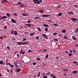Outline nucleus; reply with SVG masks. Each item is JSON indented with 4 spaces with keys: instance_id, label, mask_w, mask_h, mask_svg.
Segmentation results:
<instances>
[{
    "instance_id": "nucleus-39",
    "label": "nucleus",
    "mask_w": 78,
    "mask_h": 78,
    "mask_svg": "<svg viewBox=\"0 0 78 78\" xmlns=\"http://www.w3.org/2000/svg\"><path fill=\"white\" fill-rule=\"evenodd\" d=\"M21 44H22V43H21V42H19L18 43V44L19 45Z\"/></svg>"
},
{
    "instance_id": "nucleus-55",
    "label": "nucleus",
    "mask_w": 78,
    "mask_h": 78,
    "mask_svg": "<svg viewBox=\"0 0 78 78\" xmlns=\"http://www.w3.org/2000/svg\"><path fill=\"white\" fill-rule=\"evenodd\" d=\"M10 67H11L13 68V67H14V66H13L12 65H11V66H10Z\"/></svg>"
},
{
    "instance_id": "nucleus-14",
    "label": "nucleus",
    "mask_w": 78,
    "mask_h": 78,
    "mask_svg": "<svg viewBox=\"0 0 78 78\" xmlns=\"http://www.w3.org/2000/svg\"><path fill=\"white\" fill-rule=\"evenodd\" d=\"M23 16H28V14L23 13Z\"/></svg>"
},
{
    "instance_id": "nucleus-32",
    "label": "nucleus",
    "mask_w": 78,
    "mask_h": 78,
    "mask_svg": "<svg viewBox=\"0 0 78 78\" xmlns=\"http://www.w3.org/2000/svg\"><path fill=\"white\" fill-rule=\"evenodd\" d=\"M14 31L13 30H12V31H11V34H13V33H14Z\"/></svg>"
},
{
    "instance_id": "nucleus-40",
    "label": "nucleus",
    "mask_w": 78,
    "mask_h": 78,
    "mask_svg": "<svg viewBox=\"0 0 78 78\" xmlns=\"http://www.w3.org/2000/svg\"><path fill=\"white\" fill-rule=\"evenodd\" d=\"M57 34V33L55 32L53 34V35H54V36H56Z\"/></svg>"
},
{
    "instance_id": "nucleus-23",
    "label": "nucleus",
    "mask_w": 78,
    "mask_h": 78,
    "mask_svg": "<svg viewBox=\"0 0 78 78\" xmlns=\"http://www.w3.org/2000/svg\"><path fill=\"white\" fill-rule=\"evenodd\" d=\"M3 19H6L7 18V16H4L2 17Z\"/></svg>"
},
{
    "instance_id": "nucleus-54",
    "label": "nucleus",
    "mask_w": 78,
    "mask_h": 78,
    "mask_svg": "<svg viewBox=\"0 0 78 78\" xmlns=\"http://www.w3.org/2000/svg\"><path fill=\"white\" fill-rule=\"evenodd\" d=\"M8 64L9 66L10 67H11V64H10V63H8Z\"/></svg>"
},
{
    "instance_id": "nucleus-1",
    "label": "nucleus",
    "mask_w": 78,
    "mask_h": 78,
    "mask_svg": "<svg viewBox=\"0 0 78 78\" xmlns=\"http://www.w3.org/2000/svg\"><path fill=\"white\" fill-rule=\"evenodd\" d=\"M33 1L35 3H37V5H39L41 2L39 0H33Z\"/></svg>"
},
{
    "instance_id": "nucleus-13",
    "label": "nucleus",
    "mask_w": 78,
    "mask_h": 78,
    "mask_svg": "<svg viewBox=\"0 0 78 78\" xmlns=\"http://www.w3.org/2000/svg\"><path fill=\"white\" fill-rule=\"evenodd\" d=\"M20 71H21V69H18L16 71V72H20Z\"/></svg>"
},
{
    "instance_id": "nucleus-45",
    "label": "nucleus",
    "mask_w": 78,
    "mask_h": 78,
    "mask_svg": "<svg viewBox=\"0 0 78 78\" xmlns=\"http://www.w3.org/2000/svg\"><path fill=\"white\" fill-rule=\"evenodd\" d=\"M47 49H45L44 50V51L43 52H45V51H47Z\"/></svg>"
},
{
    "instance_id": "nucleus-2",
    "label": "nucleus",
    "mask_w": 78,
    "mask_h": 78,
    "mask_svg": "<svg viewBox=\"0 0 78 78\" xmlns=\"http://www.w3.org/2000/svg\"><path fill=\"white\" fill-rule=\"evenodd\" d=\"M42 17H49L50 15H42Z\"/></svg>"
},
{
    "instance_id": "nucleus-24",
    "label": "nucleus",
    "mask_w": 78,
    "mask_h": 78,
    "mask_svg": "<svg viewBox=\"0 0 78 78\" xmlns=\"http://www.w3.org/2000/svg\"><path fill=\"white\" fill-rule=\"evenodd\" d=\"M3 64V61H1L0 62V64Z\"/></svg>"
},
{
    "instance_id": "nucleus-63",
    "label": "nucleus",
    "mask_w": 78,
    "mask_h": 78,
    "mask_svg": "<svg viewBox=\"0 0 78 78\" xmlns=\"http://www.w3.org/2000/svg\"><path fill=\"white\" fill-rule=\"evenodd\" d=\"M3 17H1V18H0V20H2V19H3Z\"/></svg>"
},
{
    "instance_id": "nucleus-57",
    "label": "nucleus",
    "mask_w": 78,
    "mask_h": 78,
    "mask_svg": "<svg viewBox=\"0 0 78 78\" xmlns=\"http://www.w3.org/2000/svg\"><path fill=\"white\" fill-rule=\"evenodd\" d=\"M12 40L13 41H15L16 40V38H13L12 39Z\"/></svg>"
},
{
    "instance_id": "nucleus-4",
    "label": "nucleus",
    "mask_w": 78,
    "mask_h": 78,
    "mask_svg": "<svg viewBox=\"0 0 78 78\" xmlns=\"http://www.w3.org/2000/svg\"><path fill=\"white\" fill-rule=\"evenodd\" d=\"M28 44V42H22L21 45H26V44Z\"/></svg>"
},
{
    "instance_id": "nucleus-8",
    "label": "nucleus",
    "mask_w": 78,
    "mask_h": 78,
    "mask_svg": "<svg viewBox=\"0 0 78 78\" xmlns=\"http://www.w3.org/2000/svg\"><path fill=\"white\" fill-rule=\"evenodd\" d=\"M14 35L17 36V31H14Z\"/></svg>"
},
{
    "instance_id": "nucleus-33",
    "label": "nucleus",
    "mask_w": 78,
    "mask_h": 78,
    "mask_svg": "<svg viewBox=\"0 0 78 78\" xmlns=\"http://www.w3.org/2000/svg\"><path fill=\"white\" fill-rule=\"evenodd\" d=\"M53 25H54V26H56V27H58V24L56 23L55 24H54Z\"/></svg>"
},
{
    "instance_id": "nucleus-56",
    "label": "nucleus",
    "mask_w": 78,
    "mask_h": 78,
    "mask_svg": "<svg viewBox=\"0 0 78 78\" xmlns=\"http://www.w3.org/2000/svg\"><path fill=\"white\" fill-rule=\"evenodd\" d=\"M22 52H23V51L22 50H21L20 51V53H22Z\"/></svg>"
},
{
    "instance_id": "nucleus-49",
    "label": "nucleus",
    "mask_w": 78,
    "mask_h": 78,
    "mask_svg": "<svg viewBox=\"0 0 78 78\" xmlns=\"http://www.w3.org/2000/svg\"><path fill=\"white\" fill-rule=\"evenodd\" d=\"M17 4L18 5H20V4H21V2H19Z\"/></svg>"
},
{
    "instance_id": "nucleus-15",
    "label": "nucleus",
    "mask_w": 78,
    "mask_h": 78,
    "mask_svg": "<svg viewBox=\"0 0 78 78\" xmlns=\"http://www.w3.org/2000/svg\"><path fill=\"white\" fill-rule=\"evenodd\" d=\"M39 12H40V13H44V11L42 9L40 10Z\"/></svg>"
},
{
    "instance_id": "nucleus-26",
    "label": "nucleus",
    "mask_w": 78,
    "mask_h": 78,
    "mask_svg": "<svg viewBox=\"0 0 78 78\" xmlns=\"http://www.w3.org/2000/svg\"><path fill=\"white\" fill-rule=\"evenodd\" d=\"M62 31V33H66V31L64 30H63Z\"/></svg>"
},
{
    "instance_id": "nucleus-10",
    "label": "nucleus",
    "mask_w": 78,
    "mask_h": 78,
    "mask_svg": "<svg viewBox=\"0 0 78 78\" xmlns=\"http://www.w3.org/2000/svg\"><path fill=\"white\" fill-rule=\"evenodd\" d=\"M63 38L64 39H68V37H67V35H66L63 37Z\"/></svg>"
},
{
    "instance_id": "nucleus-9",
    "label": "nucleus",
    "mask_w": 78,
    "mask_h": 78,
    "mask_svg": "<svg viewBox=\"0 0 78 78\" xmlns=\"http://www.w3.org/2000/svg\"><path fill=\"white\" fill-rule=\"evenodd\" d=\"M43 25L44 26V27H49V26H48V25L47 24H43Z\"/></svg>"
},
{
    "instance_id": "nucleus-29",
    "label": "nucleus",
    "mask_w": 78,
    "mask_h": 78,
    "mask_svg": "<svg viewBox=\"0 0 78 78\" xmlns=\"http://www.w3.org/2000/svg\"><path fill=\"white\" fill-rule=\"evenodd\" d=\"M69 70L67 69H65L63 70V71H64V72H67Z\"/></svg>"
},
{
    "instance_id": "nucleus-43",
    "label": "nucleus",
    "mask_w": 78,
    "mask_h": 78,
    "mask_svg": "<svg viewBox=\"0 0 78 78\" xmlns=\"http://www.w3.org/2000/svg\"><path fill=\"white\" fill-rule=\"evenodd\" d=\"M77 6H78V5H74V7H75V8H76Z\"/></svg>"
},
{
    "instance_id": "nucleus-46",
    "label": "nucleus",
    "mask_w": 78,
    "mask_h": 78,
    "mask_svg": "<svg viewBox=\"0 0 78 78\" xmlns=\"http://www.w3.org/2000/svg\"><path fill=\"white\" fill-rule=\"evenodd\" d=\"M54 76L53 74H52L50 75V76H51V77H52V76Z\"/></svg>"
},
{
    "instance_id": "nucleus-30",
    "label": "nucleus",
    "mask_w": 78,
    "mask_h": 78,
    "mask_svg": "<svg viewBox=\"0 0 78 78\" xmlns=\"http://www.w3.org/2000/svg\"><path fill=\"white\" fill-rule=\"evenodd\" d=\"M69 56H72V55H73V54L72 53H69Z\"/></svg>"
},
{
    "instance_id": "nucleus-5",
    "label": "nucleus",
    "mask_w": 78,
    "mask_h": 78,
    "mask_svg": "<svg viewBox=\"0 0 78 78\" xmlns=\"http://www.w3.org/2000/svg\"><path fill=\"white\" fill-rule=\"evenodd\" d=\"M11 21L13 23H16V21L14 19H12L11 20Z\"/></svg>"
},
{
    "instance_id": "nucleus-51",
    "label": "nucleus",
    "mask_w": 78,
    "mask_h": 78,
    "mask_svg": "<svg viewBox=\"0 0 78 78\" xmlns=\"http://www.w3.org/2000/svg\"><path fill=\"white\" fill-rule=\"evenodd\" d=\"M32 51L31 50H29L28 51V53H30V52H31Z\"/></svg>"
},
{
    "instance_id": "nucleus-64",
    "label": "nucleus",
    "mask_w": 78,
    "mask_h": 78,
    "mask_svg": "<svg viewBox=\"0 0 78 78\" xmlns=\"http://www.w3.org/2000/svg\"><path fill=\"white\" fill-rule=\"evenodd\" d=\"M17 57H19V54H17Z\"/></svg>"
},
{
    "instance_id": "nucleus-41",
    "label": "nucleus",
    "mask_w": 78,
    "mask_h": 78,
    "mask_svg": "<svg viewBox=\"0 0 78 78\" xmlns=\"http://www.w3.org/2000/svg\"><path fill=\"white\" fill-rule=\"evenodd\" d=\"M77 62V61H74V62H73V64H76Z\"/></svg>"
},
{
    "instance_id": "nucleus-60",
    "label": "nucleus",
    "mask_w": 78,
    "mask_h": 78,
    "mask_svg": "<svg viewBox=\"0 0 78 78\" xmlns=\"http://www.w3.org/2000/svg\"><path fill=\"white\" fill-rule=\"evenodd\" d=\"M4 28L5 29H7V27L5 26V27H4Z\"/></svg>"
},
{
    "instance_id": "nucleus-38",
    "label": "nucleus",
    "mask_w": 78,
    "mask_h": 78,
    "mask_svg": "<svg viewBox=\"0 0 78 78\" xmlns=\"http://www.w3.org/2000/svg\"><path fill=\"white\" fill-rule=\"evenodd\" d=\"M39 36H37V37H36V39H37V40H38V39H39Z\"/></svg>"
},
{
    "instance_id": "nucleus-58",
    "label": "nucleus",
    "mask_w": 78,
    "mask_h": 78,
    "mask_svg": "<svg viewBox=\"0 0 78 78\" xmlns=\"http://www.w3.org/2000/svg\"><path fill=\"white\" fill-rule=\"evenodd\" d=\"M65 53H66V54H68V53H69V52H68L67 51H65Z\"/></svg>"
},
{
    "instance_id": "nucleus-61",
    "label": "nucleus",
    "mask_w": 78,
    "mask_h": 78,
    "mask_svg": "<svg viewBox=\"0 0 78 78\" xmlns=\"http://www.w3.org/2000/svg\"><path fill=\"white\" fill-rule=\"evenodd\" d=\"M37 77H39L40 76V74H38L37 75Z\"/></svg>"
},
{
    "instance_id": "nucleus-3",
    "label": "nucleus",
    "mask_w": 78,
    "mask_h": 78,
    "mask_svg": "<svg viewBox=\"0 0 78 78\" xmlns=\"http://www.w3.org/2000/svg\"><path fill=\"white\" fill-rule=\"evenodd\" d=\"M71 20H72V21H73V22H75V21H77L78 20V19L77 18H72Z\"/></svg>"
},
{
    "instance_id": "nucleus-44",
    "label": "nucleus",
    "mask_w": 78,
    "mask_h": 78,
    "mask_svg": "<svg viewBox=\"0 0 78 78\" xmlns=\"http://www.w3.org/2000/svg\"><path fill=\"white\" fill-rule=\"evenodd\" d=\"M20 6L21 7H23V6H24V5H23V4H21L20 5Z\"/></svg>"
},
{
    "instance_id": "nucleus-59",
    "label": "nucleus",
    "mask_w": 78,
    "mask_h": 78,
    "mask_svg": "<svg viewBox=\"0 0 78 78\" xmlns=\"http://www.w3.org/2000/svg\"><path fill=\"white\" fill-rule=\"evenodd\" d=\"M44 37H45V39H48V37L46 36Z\"/></svg>"
},
{
    "instance_id": "nucleus-22",
    "label": "nucleus",
    "mask_w": 78,
    "mask_h": 78,
    "mask_svg": "<svg viewBox=\"0 0 78 78\" xmlns=\"http://www.w3.org/2000/svg\"><path fill=\"white\" fill-rule=\"evenodd\" d=\"M42 36H43V37H46V35L44 34H42Z\"/></svg>"
},
{
    "instance_id": "nucleus-18",
    "label": "nucleus",
    "mask_w": 78,
    "mask_h": 78,
    "mask_svg": "<svg viewBox=\"0 0 78 78\" xmlns=\"http://www.w3.org/2000/svg\"><path fill=\"white\" fill-rule=\"evenodd\" d=\"M35 33H31L30 34V36H33V35H34V34Z\"/></svg>"
},
{
    "instance_id": "nucleus-52",
    "label": "nucleus",
    "mask_w": 78,
    "mask_h": 78,
    "mask_svg": "<svg viewBox=\"0 0 78 78\" xmlns=\"http://www.w3.org/2000/svg\"><path fill=\"white\" fill-rule=\"evenodd\" d=\"M30 22L31 21L30 20H29L27 21V23H30Z\"/></svg>"
},
{
    "instance_id": "nucleus-6",
    "label": "nucleus",
    "mask_w": 78,
    "mask_h": 78,
    "mask_svg": "<svg viewBox=\"0 0 78 78\" xmlns=\"http://www.w3.org/2000/svg\"><path fill=\"white\" fill-rule=\"evenodd\" d=\"M26 25L28 27H31V24H27Z\"/></svg>"
},
{
    "instance_id": "nucleus-34",
    "label": "nucleus",
    "mask_w": 78,
    "mask_h": 78,
    "mask_svg": "<svg viewBox=\"0 0 78 78\" xmlns=\"http://www.w3.org/2000/svg\"><path fill=\"white\" fill-rule=\"evenodd\" d=\"M27 39L25 38H23V41H26Z\"/></svg>"
},
{
    "instance_id": "nucleus-17",
    "label": "nucleus",
    "mask_w": 78,
    "mask_h": 78,
    "mask_svg": "<svg viewBox=\"0 0 78 78\" xmlns=\"http://www.w3.org/2000/svg\"><path fill=\"white\" fill-rule=\"evenodd\" d=\"M44 30H45L46 31H48V29L47 28H45L44 29Z\"/></svg>"
},
{
    "instance_id": "nucleus-27",
    "label": "nucleus",
    "mask_w": 78,
    "mask_h": 78,
    "mask_svg": "<svg viewBox=\"0 0 78 78\" xmlns=\"http://www.w3.org/2000/svg\"><path fill=\"white\" fill-rule=\"evenodd\" d=\"M72 37L74 40H76V38H75V37L74 36H73Z\"/></svg>"
},
{
    "instance_id": "nucleus-53",
    "label": "nucleus",
    "mask_w": 78,
    "mask_h": 78,
    "mask_svg": "<svg viewBox=\"0 0 78 78\" xmlns=\"http://www.w3.org/2000/svg\"><path fill=\"white\" fill-rule=\"evenodd\" d=\"M52 77L53 78H57L56 77L54 76H53Z\"/></svg>"
},
{
    "instance_id": "nucleus-35",
    "label": "nucleus",
    "mask_w": 78,
    "mask_h": 78,
    "mask_svg": "<svg viewBox=\"0 0 78 78\" xmlns=\"http://www.w3.org/2000/svg\"><path fill=\"white\" fill-rule=\"evenodd\" d=\"M32 64L33 65H36V62H33V63H32Z\"/></svg>"
},
{
    "instance_id": "nucleus-11",
    "label": "nucleus",
    "mask_w": 78,
    "mask_h": 78,
    "mask_svg": "<svg viewBox=\"0 0 78 78\" xmlns=\"http://www.w3.org/2000/svg\"><path fill=\"white\" fill-rule=\"evenodd\" d=\"M62 15V13L61 12H60L59 14H57L58 16H61Z\"/></svg>"
},
{
    "instance_id": "nucleus-16",
    "label": "nucleus",
    "mask_w": 78,
    "mask_h": 78,
    "mask_svg": "<svg viewBox=\"0 0 78 78\" xmlns=\"http://www.w3.org/2000/svg\"><path fill=\"white\" fill-rule=\"evenodd\" d=\"M68 14H73V12H68Z\"/></svg>"
},
{
    "instance_id": "nucleus-12",
    "label": "nucleus",
    "mask_w": 78,
    "mask_h": 78,
    "mask_svg": "<svg viewBox=\"0 0 78 78\" xmlns=\"http://www.w3.org/2000/svg\"><path fill=\"white\" fill-rule=\"evenodd\" d=\"M2 2H4L5 3H7L8 2V0H3L2 1Z\"/></svg>"
},
{
    "instance_id": "nucleus-50",
    "label": "nucleus",
    "mask_w": 78,
    "mask_h": 78,
    "mask_svg": "<svg viewBox=\"0 0 78 78\" xmlns=\"http://www.w3.org/2000/svg\"><path fill=\"white\" fill-rule=\"evenodd\" d=\"M41 58H37L36 59L37 60V61H38L39 60H40Z\"/></svg>"
},
{
    "instance_id": "nucleus-31",
    "label": "nucleus",
    "mask_w": 78,
    "mask_h": 78,
    "mask_svg": "<svg viewBox=\"0 0 78 78\" xmlns=\"http://www.w3.org/2000/svg\"><path fill=\"white\" fill-rule=\"evenodd\" d=\"M7 16H8V17H10V15L9 13H7L6 14Z\"/></svg>"
},
{
    "instance_id": "nucleus-28",
    "label": "nucleus",
    "mask_w": 78,
    "mask_h": 78,
    "mask_svg": "<svg viewBox=\"0 0 78 78\" xmlns=\"http://www.w3.org/2000/svg\"><path fill=\"white\" fill-rule=\"evenodd\" d=\"M48 55L47 54V55L46 56L45 58L47 59V58H48Z\"/></svg>"
},
{
    "instance_id": "nucleus-36",
    "label": "nucleus",
    "mask_w": 78,
    "mask_h": 78,
    "mask_svg": "<svg viewBox=\"0 0 78 78\" xmlns=\"http://www.w3.org/2000/svg\"><path fill=\"white\" fill-rule=\"evenodd\" d=\"M13 15L15 16H18V15L17 13H14L13 14Z\"/></svg>"
},
{
    "instance_id": "nucleus-21",
    "label": "nucleus",
    "mask_w": 78,
    "mask_h": 78,
    "mask_svg": "<svg viewBox=\"0 0 78 78\" xmlns=\"http://www.w3.org/2000/svg\"><path fill=\"white\" fill-rule=\"evenodd\" d=\"M37 30H39V31H40V32L41 31V28H40V27H38Z\"/></svg>"
},
{
    "instance_id": "nucleus-48",
    "label": "nucleus",
    "mask_w": 78,
    "mask_h": 78,
    "mask_svg": "<svg viewBox=\"0 0 78 78\" xmlns=\"http://www.w3.org/2000/svg\"><path fill=\"white\" fill-rule=\"evenodd\" d=\"M49 74H50V72H49L48 73H47L46 75H48Z\"/></svg>"
},
{
    "instance_id": "nucleus-62",
    "label": "nucleus",
    "mask_w": 78,
    "mask_h": 78,
    "mask_svg": "<svg viewBox=\"0 0 78 78\" xmlns=\"http://www.w3.org/2000/svg\"><path fill=\"white\" fill-rule=\"evenodd\" d=\"M25 52L23 51V52L22 53V55H23V54H25Z\"/></svg>"
},
{
    "instance_id": "nucleus-7",
    "label": "nucleus",
    "mask_w": 78,
    "mask_h": 78,
    "mask_svg": "<svg viewBox=\"0 0 78 78\" xmlns=\"http://www.w3.org/2000/svg\"><path fill=\"white\" fill-rule=\"evenodd\" d=\"M40 18H41L39 16L36 17L34 18V20H37V19H40Z\"/></svg>"
},
{
    "instance_id": "nucleus-19",
    "label": "nucleus",
    "mask_w": 78,
    "mask_h": 78,
    "mask_svg": "<svg viewBox=\"0 0 78 78\" xmlns=\"http://www.w3.org/2000/svg\"><path fill=\"white\" fill-rule=\"evenodd\" d=\"M77 72H78L76 71H73V73L76 74V73H77Z\"/></svg>"
},
{
    "instance_id": "nucleus-47",
    "label": "nucleus",
    "mask_w": 78,
    "mask_h": 78,
    "mask_svg": "<svg viewBox=\"0 0 78 78\" xmlns=\"http://www.w3.org/2000/svg\"><path fill=\"white\" fill-rule=\"evenodd\" d=\"M54 41H58V39H54Z\"/></svg>"
},
{
    "instance_id": "nucleus-25",
    "label": "nucleus",
    "mask_w": 78,
    "mask_h": 78,
    "mask_svg": "<svg viewBox=\"0 0 78 78\" xmlns=\"http://www.w3.org/2000/svg\"><path fill=\"white\" fill-rule=\"evenodd\" d=\"M78 31V28L75 31V33H77Z\"/></svg>"
},
{
    "instance_id": "nucleus-37",
    "label": "nucleus",
    "mask_w": 78,
    "mask_h": 78,
    "mask_svg": "<svg viewBox=\"0 0 78 78\" xmlns=\"http://www.w3.org/2000/svg\"><path fill=\"white\" fill-rule=\"evenodd\" d=\"M73 52H74V53H76V50H75V49H73Z\"/></svg>"
},
{
    "instance_id": "nucleus-20",
    "label": "nucleus",
    "mask_w": 78,
    "mask_h": 78,
    "mask_svg": "<svg viewBox=\"0 0 78 78\" xmlns=\"http://www.w3.org/2000/svg\"><path fill=\"white\" fill-rule=\"evenodd\" d=\"M8 50H11V49H10V47L9 46H8L7 47Z\"/></svg>"
},
{
    "instance_id": "nucleus-42",
    "label": "nucleus",
    "mask_w": 78,
    "mask_h": 78,
    "mask_svg": "<svg viewBox=\"0 0 78 78\" xmlns=\"http://www.w3.org/2000/svg\"><path fill=\"white\" fill-rule=\"evenodd\" d=\"M43 78H47V76H44L43 77Z\"/></svg>"
}]
</instances>
